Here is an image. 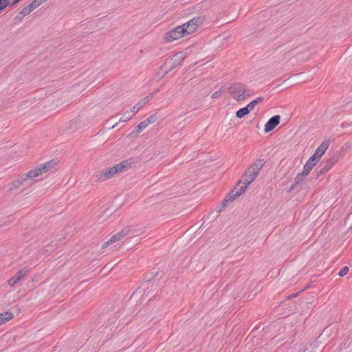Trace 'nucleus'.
Here are the masks:
<instances>
[{"instance_id": "7ed1b4c3", "label": "nucleus", "mask_w": 352, "mask_h": 352, "mask_svg": "<svg viewBox=\"0 0 352 352\" xmlns=\"http://www.w3.org/2000/svg\"><path fill=\"white\" fill-rule=\"evenodd\" d=\"M131 234L133 236L138 235V234L135 231V229L133 226H128L123 228L120 232L116 233L113 236L111 237L103 245L102 248L107 247V245L114 243L122 239L124 236Z\"/></svg>"}, {"instance_id": "7c9ffc66", "label": "nucleus", "mask_w": 352, "mask_h": 352, "mask_svg": "<svg viewBox=\"0 0 352 352\" xmlns=\"http://www.w3.org/2000/svg\"><path fill=\"white\" fill-rule=\"evenodd\" d=\"M32 12V10H30V8L28 7V6H27L26 7H25L21 12V13L22 14H24V15H26V14H28L29 13H30Z\"/></svg>"}, {"instance_id": "0eeeda50", "label": "nucleus", "mask_w": 352, "mask_h": 352, "mask_svg": "<svg viewBox=\"0 0 352 352\" xmlns=\"http://www.w3.org/2000/svg\"><path fill=\"white\" fill-rule=\"evenodd\" d=\"M28 270L25 269L20 270L18 271L16 274H14L12 278H10L8 283L10 287H14L21 280H22L24 277L26 276Z\"/></svg>"}, {"instance_id": "473e14b6", "label": "nucleus", "mask_w": 352, "mask_h": 352, "mask_svg": "<svg viewBox=\"0 0 352 352\" xmlns=\"http://www.w3.org/2000/svg\"><path fill=\"white\" fill-rule=\"evenodd\" d=\"M254 100H256L257 101V103L258 102H261L263 101V97H258L256 99H255Z\"/></svg>"}, {"instance_id": "cd10ccee", "label": "nucleus", "mask_w": 352, "mask_h": 352, "mask_svg": "<svg viewBox=\"0 0 352 352\" xmlns=\"http://www.w3.org/2000/svg\"><path fill=\"white\" fill-rule=\"evenodd\" d=\"M348 272H349V267L345 266L340 270L338 275H339V276L342 277V276H345Z\"/></svg>"}, {"instance_id": "72a5a7b5", "label": "nucleus", "mask_w": 352, "mask_h": 352, "mask_svg": "<svg viewBox=\"0 0 352 352\" xmlns=\"http://www.w3.org/2000/svg\"><path fill=\"white\" fill-rule=\"evenodd\" d=\"M218 96V92H215L212 94V97L214 98H217Z\"/></svg>"}, {"instance_id": "423d86ee", "label": "nucleus", "mask_w": 352, "mask_h": 352, "mask_svg": "<svg viewBox=\"0 0 352 352\" xmlns=\"http://www.w3.org/2000/svg\"><path fill=\"white\" fill-rule=\"evenodd\" d=\"M329 146V142L328 140L323 141L310 158L313 159L316 162H318L320 157L324 154Z\"/></svg>"}, {"instance_id": "a211bd4d", "label": "nucleus", "mask_w": 352, "mask_h": 352, "mask_svg": "<svg viewBox=\"0 0 352 352\" xmlns=\"http://www.w3.org/2000/svg\"><path fill=\"white\" fill-rule=\"evenodd\" d=\"M255 178L256 177H254V175L248 174V172L246 171L242 178V181L240 182H243V184L249 185L255 179Z\"/></svg>"}, {"instance_id": "6e6552de", "label": "nucleus", "mask_w": 352, "mask_h": 352, "mask_svg": "<svg viewBox=\"0 0 352 352\" xmlns=\"http://www.w3.org/2000/svg\"><path fill=\"white\" fill-rule=\"evenodd\" d=\"M280 117L278 115L272 117L265 124L264 131L268 133L272 131L279 124Z\"/></svg>"}, {"instance_id": "1a4fd4ad", "label": "nucleus", "mask_w": 352, "mask_h": 352, "mask_svg": "<svg viewBox=\"0 0 352 352\" xmlns=\"http://www.w3.org/2000/svg\"><path fill=\"white\" fill-rule=\"evenodd\" d=\"M115 174H116V172L114 170L113 167H111L98 173L96 175V177L98 180L104 181L111 178Z\"/></svg>"}, {"instance_id": "c85d7f7f", "label": "nucleus", "mask_w": 352, "mask_h": 352, "mask_svg": "<svg viewBox=\"0 0 352 352\" xmlns=\"http://www.w3.org/2000/svg\"><path fill=\"white\" fill-rule=\"evenodd\" d=\"M9 1L10 0H0V11L8 5Z\"/></svg>"}, {"instance_id": "aec40b11", "label": "nucleus", "mask_w": 352, "mask_h": 352, "mask_svg": "<svg viewBox=\"0 0 352 352\" xmlns=\"http://www.w3.org/2000/svg\"><path fill=\"white\" fill-rule=\"evenodd\" d=\"M236 191L232 190L222 203V207H225L228 201H232L237 196H234Z\"/></svg>"}, {"instance_id": "f3484780", "label": "nucleus", "mask_w": 352, "mask_h": 352, "mask_svg": "<svg viewBox=\"0 0 352 352\" xmlns=\"http://www.w3.org/2000/svg\"><path fill=\"white\" fill-rule=\"evenodd\" d=\"M255 178L256 177H254V175L248 174V172L246 171L242 178V181L240 182H243V184L249 185L255 179Z\"/></svg>"}, {"instance_id": "2f4dec72", "label": "nucleus", "mask_w": 352, "mask_h": 352, "mask_svg": "<svg viewBox=\"0 0 352 352\" xmlns=\"http://www.w3.org/2000/svg\"><path fill=\"white\" fill-rule=\"evenodd\" d=\"M329 170H324V168L322 167L318 174L322 175L328 172Z\"/></svg>"}, {"instance_id": "f257e3e1", "label": "nucleus", "mask_w": 352, "mask_h": 352, "mask_svg": "<svg viewBox=\"0 0 352 352\" xmlns=\"http://www.w3.org/2000/svg\"><path fill=\"white\" fill-rule=\"evenodd\" d=\"M56 163L52 160L46 163L41 164L39 166L34 169L30 170L28 173L23 175L19 179L13 182L12 185L15 188L19 187L23 182L28 179L34 180L38 176L42 175L43 173H46L52 170Z\"/></svg>"}, {"instance_id": "9d476101", "label": "nucleus", "mask_w": 352, "mask_h": 352, "mask_svg": "<svg viewBox=\"0 0 352 352\" xmlns=\"http://www.w3.org/2000/svg\"><path fill=\"white\" fill-rule=\"evenodd\" d=\"M263 166V160L257 161L247 170L248 174L254 175V177H256Z\"/></svg>"}, {"instance_id": "39448f33", "label": "nucleus", "mask_w": 352, "mask_h": 352, "mask_svg": "<svg viewBox=\"0 0 352 352\" xmlns=\"http://www.w3.org/2000/svg\"><path fill=\"white\" fill-rule=\"evenodd\" d=\"M185 36L186 35L184 31V28H182V25H179L168 32L165 34L164 39L166 42L169 43L179 39Z\"/></svg>"}, {"instance_id": "412c9836", "label": "nucleus", "mask_w": 352, "mask_h": 352, "mask_svg": "<svg viewBox=\"0 0 352 352\" xmlns=\"http://www.w3.org/2000/svg\"><path fill=\"white\" fill-rule=\"evenodd\" d=\"M250 112V109L247 107H243L236 111V117L239 118H241L248 114Z\"/></svg>"}, {"instance_id": "9b49d317", "label": "nucleus", "mask_w": 352, "mask_h": 352, "mask_svg": "<svg viewBox=\"0 0 352 352\" xmlns=\"http://www.w3.org/2000/svg\"><path fill=\"white\" fill-rule=\"evenodd\" d=\"M131 163L129 161L125 160V161H123V162L113 166V167L114 168V170L116 172V173H118L126 171L131 167Z\"/></svg>"}, {"instance_id": "5701e85b", "label": "nucleus", "mask_w": 352, "mask_h": 352, "mask_svg": "<svg viewBox=\"0 0 352 352\" xmlns=\"http://www.w3.org/2000/svg\"><path fill=\"white\" fill-rule=\"evenodd\" d=\"M43 2V0H34L32 2H31L28 5V7L30 8V10L33 11L37 7L41 6Z\"/></svg>"}, {"instance_id": "a878e982", "label": "nucleus", "mask_w": 352, "mask_h": 352, "mask_svg": "<svg viewBox=\"0 0 352 352\" xmlns=\"http://www.w3.org/2000/svg\"><path fill=\"white\" fill-rule=\"evenodd\" d=\"M148 124H146V122L144 120V121H142L141 122H140L138 126H137V128H138V130L139 131H142V130H144V129H146L147 127Z\"/></svg>"}, {"instance_id": "bb28decb", "label": "nucleus", "mask_w": 352, "mask_h": 352, "mask_svg": "<svg viewBox=\"0 0 352 352\" xmlns=\"http://www.w3.org/2000/svg\"><path fill=\"white\" fill-rule=\"evenodd\" d=\"M157 120V117L155 115H152L150 117H148L146 120L144 121L146 122V124L148 125L151 123H153Z\"/></svg>"}, {"instance_id": "393cba45", "label": "nucleus", "mask_w": 352, "mask_h": 352, "mask_svg": "<svg viewBox=\"0 0 352 352\" xmlns=\"http://www.w3.org/2000/svg\"><path fill=\"white\" fill-rule=\"evenodd\" d=\"M248 185L243 184V185L241 186L236 191L234 196H240L242 195L247 189Z\"/></svg>"}, {"instance_id": "6ab92c4d", "label": "nucleus", "mask_w": 352, "mask_h": 352, "mask_svg": "<svg viewBox=\"0 0 352 352\" xmlns=\"http://www.w3.org/2000/svg\"><path fill=\"white\" fill-rule=\"evenodd\" d=\"M336 161L337 160L334 157L328 159L322 166L324 168V170H329L336 163Z\"/></svg>"}, {"instance_id": "c756f323", "label": "nucleus", "mask_w": 352, "mask_h": 352, "mask_svg": "<svg viewBox=\"0 0 352 352\" xmlns=\"http://www.w3.org/2000/svg\"><path fill=\"white\" fill-rule=\"evenodd\" d=\"M257 104V101L254 100L247 105V107L248 109L250 108V110H252Z\"/></svg>"}, {"instance_id": "2eb2a0df", "label": "nucleus", "mask_w": 352, "mask_h": 352, "mask_svg": "<svg viewBox=\"0 0 352 352\" xmlns=\"http://www.w3.org/2000/svg\"><path fill=\"white\" fill-rule=\"evenodd\" d=\"M14 315L11 312H5L0 314V325L5 324L6 322L13 318Z\"/></svg>"}, {"instance_id": "4468645a", "label": "nucleus", "mask_w": 352, "mask_h": 352, "mask_svg": "<svg viewBox=\"0 0 352 352\" xmlns=\"http://www.w3.org/2000/svg\"><path fill=\"white\" fill-rule=\"evenodd\" d=\"M186 54L184 52H178L172 56L173 61L175 62V64H180L184 60Z\"/></svg>"}, {"instance_id": "ddd939ff", "label": "nucleus", "mask_w": 352, "mask_h": 352, "mask_svg": "<svg viewBox=\"0 0 352 352\" xmlns=\"http://www.w3.org/2000/svg\"><path fill=\"white\" fill-rule=\"evenodd\" d=\"M317 164L313 159L309 158L306 164L304 165L302 172H303L305 175H308L314 166Z\"/></svg>"}, {"instance_id": "20e7f679", "label": "nucleus", "mask_w": 352, "mask_h": 352, "mask_svg": "<svg viewBox=\"0 0 352 352\" xmlns=\"http://www.w3.org/2000/svg\"><path fill=\"white\" fill-rule=\"evenodd\" d=\"M204 18L201 16L194 17L190 21L182 25L186 35L192 34L197 31L199 27L203 23Z\"/></svg>"}, {"instance_id": "f704fd0d", "label": "nucleus", "mask_w": 352, "mask_h": 352, "mask_svg": "<svg viewBox=\"0 0 352 352\" xmlns=\"http://www.w3.org/2000/svg\"><path fill=\"white\" fill-rule=\"evenodd\" d=\"M117 125H118V123H116V124H114V125L112 126V128L116 127Z\"/></svg>"}, {"instance_id": "dca6fc26", "label": "nucleus", "mask_w": 352, "mask_h": 352, "mask_svg": "<svg viewBox=\"0 0 352 352\" xmlns=\"http://www.w3.org/2000/svg\"><path fill=\"white\" fill-rule=\"evenodd\" d=\"M153 97V94L151 95L145 97L144 99H142L141 101L138 102L135 106H133L135 109L138 111L141 108H142L147 102H149V100Z\"/></svg>"}, {"instance_id": "f8f14e48", "label": "nucleus", "mask_w": 352, "mask_h": 352, "mask_svg": "<svg viewBox=\"0 0 352 352\" xmlns=\"http://www.w3.org/2000/svg\"><path fill=\"white\" fill-rule=\"evenodd\" d=\"M138 112L134 107H131L130 110L124 113L123 116L120 118L119 122H125L131 120L135 114Z\"/></svg>"}, {"instance_id": "4be33fe9", "label": "nucleus", "mask_w": 352, "mask_h": 352, "mask_svg": "<svg viewBox=\"0 0 352 352\" xmlns=\"http://www.w3.org/2000/svg\"><path fill=\"white\" fill-rule=\"evenodd\" d=\"M307 175H305L303 172L299 173L294 179V182L296 185H298L300 184L307 177Z\"/></svg>"}, {"instance_id": "b1692460", "label": "nucleus", "mask_w": 352, "mask_h": 352, "mask_svg": "<svg viewBox=\"0 0 352 352\" xmlns=\"http://www.w3.org/2000/svg\"><path fill=\"white\" fill-rule=\"evenodd\" d=\"M179 64H175V62L173 61L172 57L166 62V65L168 67V70L170 72L175 68Z\"/></svg>"}, {"instance_id": "f03ea898", "label": "nucleus", "mask_w": 352, "mask_h": 352, "mask_svg": "<svg viewBox=\"0 0 352 352\" xmlns=\"http://www.w3.org/2000/svg\"><path fill=\"white\" fill-rule=\"evenodd\" d=\"M229 91L237 101L243 100L246 97L250 96V90L246 89V86L239 83L234 84L230 87Z\"/></svg>"}]
</instances>
